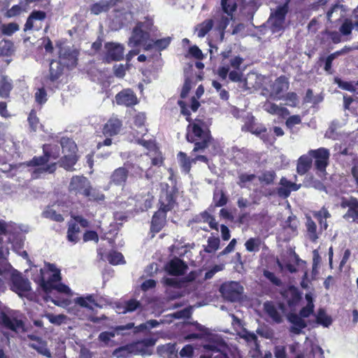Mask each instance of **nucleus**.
I'll return each instance as SVG.
<instances>
[{
  "label": "nucleus",
  "mask_w": 358,
  "mask_h": 358,
  "mask_svg": "<svg viewBox=\"0 0 358 358\" xmlns=\"http://www.w3.org/2000/svg\"><path fill=\"white\" fill-rule=\"evenodd\" d=\"M186 137L189 142L194 143V152H203L211 140L209 131L203 129L196 123H193L188 126Z\"/></svg>",
  "instance_id": "f257e3e1"
},
{
  "label": "nucleus",
  "mask_w": 358,
  "mask_h": 358,
  "mask_svg": "<svg viewBox=\"0 0 358 358\" xmlns=\"http://www.w3.org/2000/svg\"><path fill=\"white\" fill-rule=\"evenodd\" d=\"M153 31L154 26L152 19L145 18L143 22H138L133 29L128 45L134 48L147 42L150 38V32Z\"/></svg>",
  "instance_id": "f03ea898"
},
{
  "label": "nucleus",
  "mask_w": 358,
  "mask_h": 358,
  "mask_svg": "<svg viewBox=\"0 0 358 358\" xmlns=\"http://www.w3.org/2000/svg\"><path fill=\"white\" fill-rule=\"evenodd\" d=\"M229 0H221L222 9L218 10L213 16L215 29L224 34V31L232 18L234 11L236 8L235 3H228Z\"/></svg>",
  "instance_id": "7ed1b4c3"
},
{
  "label": "nucleus",
  "mask_w": 358,
  "mask_h": 358,
  "mask_svg": "<svg viewBox=\"0 0 358 358\" xmlns=\"http://www.w3.org/2000/svg\"><path fill=\"white\" fill-rule=\"evenodd\" d=\"M48 267L53 273L48 280H45L44 270L41 268L38 270L39 273L33 278L47 293L50 292L54 289V286L57 285L56 283L60 282L62 279L60 271L57 269L54 264H48ZM35 268L38 272L37 267Z\"/></svg>",
  "instance_id": "20e7f679"
},
{
  "label": "nucleus",
  "mask_w": 358,
  "mask_h": 358,
  "mask_svg": "<svg viewBox=\"0 0 358 358\" xmlns=\"http://www.w3.org/2000/svg\"><path fill=\"white\" fill-rule=\"evenodd\" d=\"M75 306L70 309V312L76 315L79 319L85 320L88 317L84 315L81 308H85L89 312L94 310V306L98 307V303L95 301L93 294H87L86 296H80L74 299Z\"/></svg>",
  "instance_id": "39448f33"
},
{
  "label": "nucleus",
  "mask_w": 358,
  "mask_h": 358,
  "mask_svg": "<svg viewBox=\"0 0 358 358\" xmlns=\"http://www.w3.org/2000/svg\"><path fill=\"white\" fill-rule=\"evenodd\" d=\"M10 289L17 293L20 296H23L25 293L31 290V283L27 278L22 276V273L11 268L10 272Z\"/></svg>",
  "instance_id": "423d86ee"
},
{
  "label": "nucleus",
  "mask_w": 358,
  "mask_h": 358,
  "mask_svg": "<svg viewBox=\"0 0 358 358\" xmlns=\"http://www.w3.org/2000/svg\"><path fill=\"white\" fill-rule=\"evenodd\" d=\"M288 12L287 4L279 6L271 13L267 21L268 26L273 33H278L283 30L285 16Z\"/></svg>",
  "instance_id": "0eeeda50"
},
{
  "label": "nucleus",
  "mask_w": 358,
  "mask_h": 358,
  "mask_svg": "<svg viewBox=\"0 0 358 358\" xmlns=\"http://www.w3.org/2000/svg\"><path fill=\"white\" fill-rule=\"evenodd\" d=\"M134 328V323L129 322L125 325H118L111 328L109 331L101 332L98 337L99 341L105 346H111L113 343V338L116 335L124 336L127 331Z\"/></svg>",
  "instance_id": "6e6552de"
},
{
  "label": "nucleus",
  "mask_w": 358,
  "mask_h": 358,
  "mask_svg": "<svg viewBox=\"0 0 358 358\" xmlns=\"http://www.w3.org/2000/svg\"><path fill=\"white\" fill-rule=\"evenodd\" d=\"M0 325L3 329L9 330L15 334H22L26 331L24 322L22 320L5 313L0 315Z\"/></svg>",
  "instance_id": "1a4fd4ad"
},
{
  "label": "nucleus",
  "mask_w": 358,
  "mask_h": 358,
  "mask_svg": "<svg viewBox=\"0 0 358 358\" xmlns=\"http://www.w3.org/2000/svg\"><path fill=\"white\" fill-rule=\"evenodd\" d=\"M264 310L266 315L276 324L283 322V315L286 308L283 303L267 301L263 304Z\"/></svg>",
  "instance_id": "9d476101"
},
{
  "label": "nucleus",
  "mask_w": 358,
  "mask_h": 358,
  "mask_svg": "<svg viewBox=\"0 0 358 358\" xmlns=\"http://www.w3.org/2000/svg\"><path fill=\"white\" fill-rule=\"evenodd\" d=\"M220 292L224 299L231 302L238 301L241 299L243 287L240 283L231 281L223 284Z\"/></svg>",
  "instance_id": "9b49d317"
},
{
  "label": "nucleus",
  "mask_w": 358,
  "mask_h": 358,
  "mask_svg": "<svg viewBox=\"0 0 358 358\" xmlns=\"http://www.w3.org/2000/svg\"><path fill=\"white\" fill-rule=\"evenodd\" d=\"M341 206L343 208H348L343 217L348 222L358 224V199L354 196L343 197L341 199Z\"/></svg>",
  "instance_id": "f8f14e48"
},
{
  "label": "nucleus",
  "mask_w": 358,
  "mask_h": 358,
  "mask_svg": "<svg viewBox=\"0 0 358 358\" xmlns=\"http://www.w3.org/2000/svg\"><path fill=\"white\" fill-rule=\"evenodd\" d=\"M59 62L68 68H73L78 62V51L70 46L59 48Z\"/></svg>",
  "instance_id": "ddd939ff"
},
{
  "label": "nucleus",
  "mask_w": 358,
  "mask_h": 358,
  "mask_svg": "<svg viewBox=\"0 0 358 358\" xmlns=\"http://www.w3.org/2000/svg\"><path fill=\"white\" fill-rule=\"evenodd\" d=\"M289 83L285 76L278 78L271 85L269 97L273 100H280L282 93L288 90Z\"/></svg>",
  "instance_id": "4468645a"
},
{
  "label": "nucleus",
  "mask_w": 358,
  "mask_h": 358,
  "mask_svg": "<svg viewBox=\"0 0 358 358\" xmlns=\"http://www.w3.org/2000/svg\"><path fill=\"white\" fill-rule=\"evenodd\" d=\"M106 50V59L108 62L120 61L124 57V46L117 43H106L105 44Z\"/></svg>",
  "instance_id": "2eb2a0df"
},
{
  "label": "nucleus",
  "mask_w": 358,
  "mask_h": 358,
  "mask_svg": "<svg viewBox=\"0 0 358 358\" xmlns=\"http://www.w3.org/2000/svg\"><path fill=\"white\" fill-rule=\"evenodd\" d=\"M46 13L42 10H33L28 17L24 24V31L41 28L42 22L45 19Z\"/></svg>",
  "instance_id": "dca6fc26"
},
{
  "label": "nucleus",
  "mask_w": 358,
  "mask_h": 358,
  "mask_svg": "<svg viewBox=\"0 0 358 358\" xmlns=\"http://www.w3.org/2000/svg\"><path fill=\"white\" fill-rule=\"evenodd\" d=\"M117 104L124 106H132L138 103V99L134 92L130 89H125L115 96Z\"/></svg>",
  "instance_id": "f3484780"
},
{
  "label": "nucleus",
  "mask_w": 358,
  "mask_h": 358,
  "mask_svg": "<svg viewBox=\"0 0 358 358\" xmlns=\"http://www.w3.org/2000/svg\"><path fill=\"white\" fill-rule=\"evenodd\" d=\"M90 184L89 180L84 176H73L71 180L69 189L71 192L84 195Z\"/></svg>",
  "instance_id": "a211bd4d"
},
{
  "label": "nucleus",
  "mask_w": 358,
  "mask_h": 358,
  "mask_svg": "<svg viewBox=\"0 0 358 358\" xmlns=\"http://www.w3.org/2000/svg\"><path fill=\"white\" fill-rule=\"evenodd\" d=\"M187 268V265L178 257L170 260L165 266L166 271L171 275H182Z\"/></svg>",
  "instance_id": "6ab92c4d"
},
{
  "label": "nucleus",
  "mask_w": 358,
  "mask_h": 358,
  "mask_svg": "<svg viewBox=\"0 0 358 358\" xmlns=\"http://www.w3.org/2000/svg\"><path fill=\"white\" fill-rule=\"evenodd\" d=\"M175 203L176 201L173 192L167 190L162 191L159 199L160 208L159 210L167 213L173 208Z\"/></svg>",
  "instance_id": "aec40b11"
},
{
  "label": "nucleus",
  "mask_w": 358,
  "mask_h": 358,
  "mask_svg": "<svg viewBox=\"0 0 358 358\" xmlns=\"http://www.w3.org/2000/svg\"><path fill=\"white\" fill-rule=\"evenodd\" d=\"M287 318V320L292 324L289 331L294 334H300L302 330L306 327V322L299 315L289 313Z\"/></svg>",
  "instance_id": "412c9836"
},
{
  "label": "nucleus",
  "mask_w": 358,
  "mask_h": 358,
  "mask_svg": "<svg viewBox=\"0 0 358 358\" xmlns=\"http://www.w3.org/2000/svg\"><path fill=\"white\" fill-rule=\"evenodd\" d=\"M166 213L158 210L152 216L150 230L152 232L158 233L164 227L166 223Z\"/></svg>",
  "instance_id": "4be33fe9"
},
{
  "label": "nucleus",
  "mask_w": 358,
  "mask_h": 358,
  "mask_svg": "<svg viewBox=\"0 0 358 358\" xmlns=\"http://www.w3.org/2000/svg\"><path fill=\"white\" fill-rule=\"evenodd\" d=\"M122 127V122L115 117H112L105 124L103 133L107 136H114L119 133Z\"/></svg>",
  "instance_id": "5701e85b"
},
{
  "label": "nucleus",
  "mask_w": 358,
  "mask_h": 358,
  "mask_svg": "<svg viewBox=\"0 0 358 358\" xmlns=\"http://www.w3.org/2000/svg\"><path fill=\"white\" fill-rule=\"evenodd\" d=\"M117 1L118 0H101L91 6L90 11L94 15H99L101 13L107 12L110 8L115 6Z\"/></svg>",
  "instance_id": "b1692460"
},
{
  "label": "nucleus",
  "mask_w": 358,
  "mask_h": 358,
  "mask_svg": "<svg viewBox=\"0 0 358 358\" xmlns=\"http://www.w3.org/2000/svg\"><path fill=\"white\" fill-rule=\"evenodd\" d=\"M171 41V37L168 36L156 41H152V42H145L143 43V45H144L145 50L155 49L156 50L161 51L166 49L169 45Z\"/></svg>",
  "instance_id": "393cba45"
},
{
  "label": "nucleus",
  "mask_w": 358,
  "mask_h": 358,
  "mask_svg": "<svg viewBox=\"0 0 358 358\" xmlns=\"http://www.w3.org/2000/svg\"><path fill=\"white\" fill-rule=\"evenodd\" d=\"M141 307V303L136 299H129L119 303L116 306V311L119 314L134 312Z\"/></svg>",
  "instance_id": "a878e982"
},
{
  "label": "nucleus",
  "mask_w": 358,
  "mask_h": 358,
  "mask_svg": "<svg viewBox=\"0 0 358 358\" xmlns=\"http://www.w3.org/2000/svg\"><path fill=\"white\" fill-rule=\"evenodd\" d=\"M128 176V171L122 167L115 169L110 176V184L124 185Z\"/></svg>",
  "instance_id": "bb28decb"
},
{
  "label": "nucleus",
  "mask_w": 358,
  "mask_h": 358,
  "mask_svg": "<svg viewBox=\"0 0 358 358\" xmlns=\"http://www.w3.org/2000/svg\"><path fill=\"white\" fill-rule=\"evenodd\" d=\"M60 143L64 154L63 157H75L77 145L73 141L69 138H62Z\"/></svg>",
  "instance_id": "cd10ccee"
},
{
  "label": "nucleus",
  "mask_w": 358,
  "mask_h": 358,
  "mask_svg": "<svg viewBox=\"0 0 358 358\" xmlns=\"http://www.w3.org/2000/svg\"><path fill=\"white\" fill-rule=\"evenodd\" d=\"M27 10V3L20 0L18 4L13 5L10 8H7L4 13V16L8 18L15 17L26 12Z\"/></svg>",
  "instance_id": "c85d7f7f"
},
{
  "label": "nucleus",
  "mask_w": 358,
  "mask_h": 358,
  "mask_svg": "<svg viewBox=\"0 0 358 358\" xmlns=\"http://www.w3.org/2000/svg\"><path fill=\"white\" fill-rule=\"evenodd\" d=\"M13 89V81L6 76L0 78V97L6 99Z\"/></svg>",
  "instance_id": "c756f323"
},
{
  "label": "nucleus",
  "mask_w": 358,
  "mask_h": 358,
  "mask_svg": "<svg viewBox=\"0 0 358 358\" xmlns=\"http://www.w3.org/2000/svg\"><path fill=\"white\" fill-rule=\"evenodd\" d=\"M263 108L267 113L272 115H287L289 113V110L286 108L278 106L270 101H266L263 105Z\"/></svg>",
  "instance_id": "7c9ffc66"
},
{
  "label": "nucleus",
  "mask_w": 358,
  "mask_h": 358,
  "mask_svg": "<svg viewBox=\"0 0 358 358\" xmlns=\"http://www.w3.org/2000/svg\"><path fill=\"white\" fill-rule=\"evenodd\" d=\"M63 65L57 61H52L50 64V80L52 82L59 79L63 73Z\"/></svg>",
  "instance_id": "2f4dec72"
},
{
  "label": "nucleus",
  "mask_w": 358,
  "mask_h": 358,
  "mask_svg": "<svg viewBox=\"0 0 358 358\" xmlns=\"http://www.w3.org/2000/svg\"><path fill=\"white\" fill-rule=\"evenodd\" d=\"M80 232L79 225L76 222H69L67 230V239L69 241L76 243L79 241V234Z\"/></svg>",
  "instance_id": "473e14b6"
},
{
  "label": "nucleus",
  "mask_w": 358,
  "mask_h": 358,
  "mask_svg": "<svg viewBox=\"0 0 358 358\" xmlns=\"http://www.w3.org/2000/svg\"><path fill=\"white\" fill-rule=\"evenodd\" d=\"M286 298L289 306L296 305L301 299V294L295 287H290L286 292Z\"/></svg>",
  "instance_id": "72a5a7b5"
},
{
  "label": "nucleus",
  "mask_w": 358,
  "mask_h": 358,
  "mask_svg": "<svg viewBox=\"0 0 358 358\" xmlns=\"http://www.w3.org/2000/svg\"><path fill=\"white\" fill-rule=\"evenodd\" d=\"M145 115L143 113H139L134 117V126L137 127L136 133L138 135L144 136L147 132V129L145 127Z\"/></svg>",
  "instance_id": "f704fd0d"
},
{
  "label": "nucleus",
  "mask_w": 358,
  "mask_h": 358,
  "mask_svg": "<svg viewBox=\"0 0 358 358\" xmlns=\"http://www.w3.org/2000/svg\"><path fill=\"white\" fill-rule=\"evenodd\" d=\"M49 158H33L31 161L29 162V165L31 166H42L41 169L45 171H48L49 173H52L55 170V164H52L51 165H46L45 164L48 162Z\"/></svg>",
  "instance_id": "c9c22d12"
},
{
  "label": "nucleus",
  "mask_w": 358,
  "mask_h": 358,
  "mask_svg": "<svg viewBox=\"0 0 358 358\" xmlns=\"http://www.w3.org/2000/svg\"><path fill=\"white\" fill-rule=\"evenodd\" d=\"M306 227L310 240L313 242H315L318 238L317 226L310 217H306Z\"/></svg>",
  "instance_id": "e433bc0d"
},
{
  "label": "nucleus",
  "mask_w": 358,
  "mask_h": 358,
  "mask_svg": "<svg viewBox=\"0 0 358 358\" xmlns=\"http://www.w3.org/2000/svg\"><path fill=\"white\" fill-rule=\"evenodd\" d=\"M29 346L46 357H52V353L47 347V342L43 340L39 343H29Z\"/></svg>",
  "instance_id": "4c0bfd02"
},
{
  "label": "nucleus",
  "mask_w": 358,
  "mask_h": 358,
  "mask_svg": "<svg viewBox=\"0 0 358 358\" xmlns=\"http://www.w3.org/2000/svg\"><path fill=\"white\" fill-rule=\"evenodd\" d=\"M42 215L45 218L50 219L57 222H62L64 221L62 215L57 213L52 207H47V208L43 212Z\"/></svg>",
  "instance_id": "58836bf2"
},
{
  "label": "nucleus",
  "mask_w": 358,
  "mask_h": 358,
  "mask_svg": "<svg viewBox=\"0 0 358 358\" xmlns=\"http://www.w3.org/2000/svg\"><path fill=\"white\" fill-rule=\"evenodd\" d=\"M245 128H246V129L249 131H250L252 134H255L257 136H259L260 138L264 141V142H268V139L266 137V129L263 126H258V127H255L254 125H250V126H247V125H245L243 127V129H244Z\"/></svg>",
  "instance_id": "ea45409f"
},
{
  "label": "nucleus",
  "mask_w": 358,
  "mask_h": 358,
  "mask_svg": "<svg viewBox=\"0 0 358 358\" xmlns=\"http://www.w3.org/2000/svg\"><path fill=\"white\" fill-rule=\"evenodd\" d=\"M213 26V20L208 19L203 21L202 23L199 24L197 31H198V36L200 38H203L206 36V34L209 32Z\"/></svg>",
  "instance_id": "a19ab883"
},
{
  "label": "nucleus",
  "mask_w": 358,
  "mask_h": 358,
  "mask_svg": "<svg viewBox=\"0 0 358 358\" xmlns=\"http://www.w3.org/2000/svg\"><path fill=\"white\" fill-rule=\"evenodd\" d=\"M262 241L259 238H250L245 243V246L247 251L256 252L259 250Z\"/></svg>",
  "instance_id": "79ce46f5"
},
{
  "label": "nucleus",
  "mask_w": 358,
  "mask_h": 358,
  "mask_svg": "<svg viewBox=\"0 0 358 358\" xmlns=\"http://www.w3.org/2000/svg\"><path fill=\"white\" fill-rule=\"evenodd\" d=\"M299 221L296 216L289 215L282 224L285 229L290 230L292 233L296 232Z\"/></svg>",
  "instance_id": "37998d69"
},
{
  "label": "nucleus",
  "mask_w": 358,
  "mask_h": 358,
  "mask_svg": "<svg viewBox=\"0 0 358 358\" xmlns=\"http://www.w3.org/2000/svg\"><path fill=\"white\" fill-rule=\"evenodd\" d=\"M312 164V158H299L297 164V172L303 175L310 169Z\"/></svg>",
  "instance_id": "c03bdc74"
},
{
  "label": "nucleus",
  "mask_w": 358,
  "mask_h": 358,
  "mask_svg": "<svg viewBox=\"0 0 358 358\" xmlns=\"http://www.w3.org/2000/svg\"><path fill=\"white\" fill-rule=\"evenodd\" d=\"M159 324V322L156 320H150L145 323L141 324L140 325L135 327L134 325V332L137 333L145 330H150L151 329L157 327Z\"/></svg>",
  "instance_id": "a18cd8bd"
},
{
  "label": "nucleus",
  "mask_w": 358,
  "mask_h": 358,
  "mask_svg": "<svg viewBox=\"0 0 358 358\" xmlns=\"http://www.w3.org/2000/svg\"><path fill=\"white\" fill-rule=\"evenodd\" d=\"M220 243V240L218 237H209L208 239V245L204 250L208 253L214 252L219 249Z\"/></svg>",
  "instance_id": "49530a36"
},
{
  "label": "nucleus",
  "mask_w": 358,
  "mask_h": 358,
  "mask_svg": "<svg viewBox=\"0 0 358 358\" xmlns=\"http://www.w3.org/2000/svg\"><path fill=\"white\" fill-rule=\"evenodd\" d=\"M107 259L110 264L113 265L124 263V257L122 253L114 250L108 254Z\"/></svg>",
  "instance_id": "de8ad7c7"
},
{
  "label": "nucleus",
  "mask_w": 358,
  "mask_h": 358,
  "mask_svg": "<svg viewBox=\"0 0 358 358\" xmlns=\"http://www.w3.org/2000/svg\"><path fill=\"white\" fill-rule=\"evenodd\" d=\"M317 322L322 324L324 327H328L331 324V319L329 317L324 309H319L317 316H316Z\"/></svg>",
  "instance_id": "09e8293b"
},
{
  "label": "nucleus",
  "mask_w": 358,
  "mask_h": 358,
  "mask_svg": "<svg viewBox=\"0 0 358 358\" xmlns=\"http://www.w3.org/2000/svg\"><path fill=\"white\" fill-rule=\"evenodd\" d=\"M19 30V25L15 22H10L8 24H3L1 26V31L3 34L11 36L13 34Z\"/></svg>",
  "instance_id": "8fccbe9b"
},
{
  "label": "nucleus",
  "mask_w": 358,
  "mask_h": 358,
  "mask_svg": "<svg viewBox=\"0 0 358 358\" xmlns=\"http://www.w3.org/2000/svg\"><path fill=\"white\" fill-rule=\"evenodd\" d=\"M340 127L339 122L334 120L327 130L324 136L327 138L336 139L338 137L336 130Z\"/></svg>",
  "instance_id": "3c124183"
},
{
  "label": "nucleus",
  "mask_w": 358,
  "mask_h": 358,
  "mask_svg": "<svg viewBox=\"0 0 358 358\" xmlns=\"http://www.w3.org/2000/svg\"><path fill=\"white\" fill-rule=\"evenodd\" d=\"M84 196L88 197L90 200L101 201L104 199V195L98 192L90 185L87 189L85 190Z\"/></svg>",
  "instance_id": "603ef678"
},
{
  "label": "nucleus",
  "mask_w": 358,
  "mask_h": 358,
  "mask_svg": "<svg viewBox=\"0 0 358 358\" xmlns=\"http://www.w3.org/2000/svg\"><path fill=\"white\" fill-rule=\"evenodd\" d=\"M196 159V158H194V159H192V160H190V158H180V164L181 166L182 171L185 173H187L189 171L190 168H191V164L192 162H194V163L196 162V161H195ZM200 159L205 162H208V158H200Z\"/></svg>",
  "instance_id": "864d4df0"
},
{
  "label": "nucleus",
  "mask_w": 358,
  "mask_h": 358,
  "mask_svg": "<svg viewBox=\"0 0 358 358\" xmlns=\"http://www.w3.org/2000/svg\"><path fill=\"white\" fill-rule=\"evenodd\" d=\"M13 51V43L10 41H2L0 42V54L2 55H10Z\"/></svg>",
  "instance_id": "5fc2aeb1"
},
{
  "label": "nucleus",
  "mask_w": 358,
  "mask_h": 358,
  "mask_svg": "<svg viewBox=\"0 0 358 358\" xmlns=\"http://www.w3.org/2000/svg\"><path fill=\"white\" fill-rule=\"evenodd\" d=\"M315 165L317 171L320 173V176H322L326 173V166L327 165L328 158H315Z\"/></svg>",
  "instance_id": "6e6d98bb"
},
{
  "label": "nucleus",
  "mask_w": 358,
  "mask_h": 358,
  "mask_svg": "<svg viewBox=\"0 0 358 358\" xmlns=\"http://www.w3.org/2000/svg\"><path fill=\"white\" fill-rule=\"evenodd\" d=\"M46 317L48 319L50 323L60 325L63 322H64L66 317L64 315H53V314H47Z\"/></svg>",
  "instance_id": "4d7b16f0"
},
{
  "label": "nucleus",
  "mask_w": 358,
  "mask_h": 358,
  "mask_svg": "<svg viewBox=\"0 0 358 358\" xmlns=\"http://www.w3.org/2000/svg\"><path fill=\"white\" fill-rule=\"evenodd\" d=\"M165 358H178V349L176 345L169 344L165 347Z\"/></svg>",
  "instance_id": "13d9d810"
},
{
  "label": "nucleus",
  "mask_w": 358,
  "mask_h": 358,
  "mask_svg": "<svg viewBox=\"0 0 358 358\" xmlns=\"http://www.w3.org/2000/svg\"><path fill=\"white\" fill-rule=\"evenodd\" d=\"M353 29V24L350 20L346 19L341 26L339 31L344 36H348L351 34Z\"/></svg>",
  "instance_id": "bf43d9fd"
},
{
  "label": "nucleus",
  "mask_w": 358,
  "mask_h": 358,
  "mask_svg": "<svg viewBox=\"0 0 358 358\" xmlns=\"http://www.w3.org/2000/svg\"><path fill=\"white\" fill-rule=\"evenodd\" d=\"M275 177V173L273 171H267L264 172L262 175L259 176V180L268 185L273 182Z\"/></svg>",
  "instance_id": "052dcab7"
},
{
  "label": "nucleus",
  "mask_w": 358,
  "mask_h": 358,
  "mask_svg": "<svg viewBox=\"0 0 358 358\" xmlns=\"http://www.w3.org/2000/svg\"><path fill=\"white\" fill-rule=\"evenodd\" d=\"M313 215L318 220L320 224H322V219L327 220L331 216L327 209L324 207L319 211L314 212Z\"/></svg>",
  "instance_id": "680f3d73"
},
{
  "label": "nucleus",
  "mask_w": 358,
  "mask_h": 358,
  "mask_svg": "<svg viewBox=\"0 0 358 358\" xmlns=\"http://www.w3.org/2000/svg\"><path fill=\"white\" fill-rule=\"evenodd\" d=\"M35 100L39 104H43L47 101V93L44 88L37 90L35 93Z\"/></svg>",
  "instance_id": "e2e57ef3"
},
{
  "label": "nucleus",
  "mask_w": 358,
  "mask_h": 358,
  "mask_svg": "<svg viewBox=\"0 0 358 358\" xmlns=\"http://www.w3.org/2000/svg\"><path fill=\"white\" fill-rule=\"evenodd\" d=\"M309 157H329V150L324 148H320L317 150H310L308 152Z\"/></svg>",
  "instance_id": "0e129e2a"
},
{
  "label": "nucleus",
  "mask_w": 358,
  "mask_h": 358,
  "mask_svg": "<svg viewBox=\"0 0 358 358\" xmlns=\"http://www.w3.org/2000/svg\"><path fill=\"white\" fill-rule=\"evenodd\" d=\"M194 350L192 345H185L180 351L179 355L181 357L192 358L194 356Z\"/></svg>",
  "instance_id": "69168bd1"
},
{
  "label": "nucleus",
  "mask_w": 358,
  "mask_h": 358,
  "mask_svg": "<svg viewBox=\"0 0 358 358\" xmlns=\"http://www.w3.org/2000/svg\"><path fill=\"white\" fill-rule=\"evenodd\" d=\"M170 315L171 317H173L175 319H187L190 317L191 312L189 308H184Z\"/></svg>",
  "instance_id": "338daca9"
},
{
  "label": "nucleus",
  "mask_w": 358,
  "mask_h": 358,
  "mask_svg": "<svg viewBox=\"0 0 358 358\" xmlns=\"http://www.w3.org/2000/svg\"><path fill=\"white\" fill-rule=\"evenodd\" d=\"M280 184L285 187L290 189L291 191H296L301 187V185H297L294 182H292L288 180L287 179H286L285 178H281Z\"/></svg>",
  "instance_id": "774afa93"
}]
</instances>
